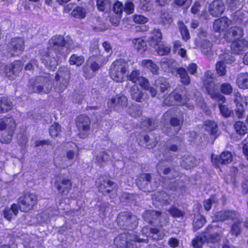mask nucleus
I'll return each mask as SVG.
<instances>
[{"mask_svg":"<svg viewBox=\"0 0 248 248\" xmlns=\"http://www.w3.org/2000/svg\"><path fill=\"white\" fill-rule=\"evenodd\" d=\"M152 177L149 173H143L136 180V184L140 190L150 191L153 188H149Z\"/></svg>","mask_w":248,"mask_h":248,"instance_id":"nucleus-15","label":"nucleus"},{"mask_svg":"<svg viewBox=\"0 0 248 248\" xmlns=\"http://www.w3.org/2000/svg\"><path fill=\"white\" fill-rule=\"evenodd\" d=\"M155 86L159 92L157 96V98L159 99L165 98L166 94H164L162 95L161 93H165L170 88V84L167 79L163 77L158 78L155 82Z\"/></svg>","mask_w":248,"mask_h":248,"instance_id":"nucleus-14","label":"nucleus"},{"mask_svg":"<svg viewBox=\"0 0 248 248\" xmlns=\"http://www.w3.org/2000/svg\"><path fill=\"white\" fill-rule=\"evenodd\" d=\"M16 126L15 120L13 117H5L0 119V131H3L1 139L2 143H9L11 141Z\"/></svg>","mask_w":248,"mask_h":248,"instance_id":"nucleus-3","label":"nucleus"},{"mask_svg":"<svg viewBox=\"0 0 248 248\" xmlns=\"http://www.w3.org/2000/svg\"><path fill=\"white\" fill-rule=\"evenodd\" d=\"M128 112L132 117L139 116L141 114V107L139 105H132L129 107Z\"/></svg>","mask_w":248,"mask_h":248,"instance_id":"nucleus-52","label":"nucleus"},{"mask_svg":"<svg viewBox=\"0 0 248 248\" xmlns=\"http://www.w3.org/2000/svg\"><path fill=\"white\" fill-rule=\"evenodd\" d=\"M71 15L75 17L83 18L86 16V11L82 7H77L72 12Z\"/></svg>","mask_w":248,"mask_h":248,"instance_id":"nucleus-59","label":"nucleus"},{"mask_svg":"<svg viewBox=\"0 0 248 248\" xmlns=\"http://www.w3.org/2000/svg\"><path fill=\"white\" fill-rule=\"evenodd\" d=\"M155 47L157 53L161 56L167 55L170 50V47L164 44H159Z\"/></svg>","mask_w":248,"mask_h":248,"instance_id":"nucleus-55","label":"nucleus"},{"mask_svg":"<svg viewBox=\"0 0 248 248\" xmlns=\"http://www.w3.org/2000/svg\"><path fill=\"white\" fill-rule=\"evenodd\" d=\"M220 61L223 62L224 63L231 64L234 62L235 58L232 55H230L228 52H224L219 55Z\"/></svg>","mask_w":248,"mask_h":248,"instance_id":"nucleus-58","label":"nucleus"},{"mask_svg":"<svg viewBox=\"0 0 248 248\" xmlns=\"http://www.w3.org/2000/svg\"><path fill=\"white\" fill-rule=\"evenodd\" d=\"M234 128L236 132L241 135H245L247 132V127L245 124L241 122L238 121L234 125Z\"/></svg>","mask_w":248,"mask_h":248,"instance_id":"nucleus-54","label":"nucleus"},{"mask_svg":"<svg viewBox=\"0 0 248 248\" xmlns=\"http://www.w3.org/2000/svg\"><path fill=\"white\" fill-rule=\"evenodd\" d=\"M100 57H98L97 59L98 62L95 60V59L94 57H91L89 58L88 62L89 63H90V68L93 72L98 70L100 68V65L99 62H100Z\"/></svg>","mask_w":248,"mask_h":248,"instance_id":"nucleus-62","label":"nucleus"},{"mask_svg":"<svg viewBox=\"0 0 248 248\" xmlns=\"http://www.w3.org/2000/svg\"><path fill=\"white\" fill-rule=\"evenodd\" d=\"M13 105L10 101L6 97L0 98V113H5L11 110Z\"/></svg>","mask_w":248,"mask_h":248,"instance_id":"nucleus-36","label":"nucleus"},{"mask_svg":"<svg viewBox=\"0 0 248 248\" xmlns=\"http://www.w3.org/2000/svg\"><path fill=\"white\" fill-rule=\"evenodd\" d=\"M237 84L240 88H248V73H241L237 78Z\"/></svg>","mask_w":248,"mask_h":248,"instance_id":"nucleus-38","label":"nucleus"},{"mask_svg":"<svg viewBox=\"0 0 248 248\" xmlns=\"http://www.w3.org/2000/svg\"><path fill=\"white\" fill-rule=\"evenodd\" d=\"M96 2L98 10L103 12L108 10L111 5L110 0H96Z\"/></svg>","mask_w":248,"mask_h":248,"instance_id":"nucleus-44","label":"nucleus"},{"mask_svg":"<svg viewBox=\"0 0 248 248\" xmlns=\"http://www.w3.org/2000/svg\"><path fill=\"white\" fill-rule=\"evenodd\" d=\"M156 139H151L149 136H141L139 144L144 148H152L157 144Z\"/></svg>","mask_w":248,"mask_h":248,"instance_id":"nucleus-30","label":"nucleus"},{"mask_svg":"<svg viewBox=\"0 0 248 248\" xmlns=\"http://www.w3.org/2000/svg\"><path fill=\"white\" fill-rule=\"evenodd\" d=\"M231 21L226 17H223L215 20L213 29L215 31L221 32L224 31L230 26Z\"/></svg>","mask_w":248,"mask_h":248,"instance_id":"nucleus-20","label":"nucleus"},{"mask_svg":"<svg viewBox=\"0 0 248 248\" xmlns=\"http://www.w3.org/2000/svg\"><path fill=\"white\" fill-rule=\"evenodd\" d=\"M162 34L159 29H155L149 41L152 46H156L159 44L162 40Z\"/></svg>","mask_w":248,"mask_h":248,"instance_id":"nucleus-37","label":"nucleus"},{"mask_svg":"<svg viewBox=\"0 0 248 248\" xmlns=\"http://www.w3.org/2000/svg\"><path fill=\"white\" fill-rule=\"evenodd\" d=\"M141 65L148 68L154 75L158 73V67L152 60H143L141 62Z\"/></svg>","mask_w":248,"mask_h":248,"instance_id":"nucleus-39","label":"nucleus"},{"mask_svg":"<svg viewBox=\"0 0 248 248\" xmlns=\"http://www.w3.org/2000/svg\"><path fill=\"white\" fill-rule=\"evenodd\" d=\"M208 88V91H207L208 94L210 97L217 101H220L222 103L225 101V97L216 91V87L213 84L210 86H207Z\"/></svg>","mask_w":248,"mask_h":248,"instance_id":"nucleus-32","label":"nucleus"},{"mask_svg":"<svg viewBox=\"0 0 248 248\" xmlns=\"http://www.w3.org/2000/svg\"><path fill=\"white\" fill-rule=\"evenodd\" d=\"M236 220H238L233 222L230 230V233L235 236H237L240 234L242 231L241 227L242 220L239 219V217Z\"/></svg>","mask_w":248,"mask_h":248,"instance_id":"nucleus-47","label":"nucleus"},{"mask_svg":"<svg viewBox=\"0 0 248 248\" xmlns=\"http://www.w3.org/2000/svg\"><path fill=\"white\" fill-rule=\"evenodd\" d=\"M22 63L21 61H17L14 62L7 65L6 66V69L9 70V72L6 71L7 77L10 79H13L17 74L21 71L22 69Z\"/></svg>","mask_w":248,"mask_h":248,"instance_id":"nucleus-19","label":"nucleus"},{"mask_svg":"<svg viewBox=\"0 0 248 248\" xmlns=\"http://www.w3.org/2000/svg\"><path fill=\"white\" fill-rule=\"evenodd\" d=\"M225 9L223 2L221 0H217L213 1L210 4L209 11L212 16H217L223 13Z\"/></svg>","mask_w":248,"mask_h":248,"instance_id":"nucleus-17","label":"nucleus"},{"mask_svg":"<svg viewBox=\"0 0 248 248\" xmlns=\"http://www.w3.org/2000/svg\"><path fill=\"white\" fill-rule=\"evenodd\" d=\"M196 165L195 158L189 155H184L181 163V166L186 170L190 169Z\"/></svg>","mask_w":248,"mask_h":248,"instance_id":"nucleus-34","label":"nucleus"},{"mask_svg":"<svg viewBox=\"0 0 248 248\" xmlns=\"http://www.w3.org/2000/svg\"><path fill=\"white\" fill-rule=\"evenodd\" d=\"M118 225L123 229L134 230L138 226V219L132 213L128 212L120 213L117 218Z\"/></svg>","mask_w":248,"mask_h":248,"instance_id":"nucleus-6","label":"nucleus"},{"mask_svg":"<svg viewBox=\"0 0 248 248\" xmlns=\"http://www.w3.org/2000/svg\"><path fill=\"white\" fill-rule=\"evenodd\" d=\"M134 47L140 53L145 51L147 48L146 43L141 38H136L133 40Z\"/></svg>","mask_w":248,"mask_h":248,"instance_id":"nucleus-41","label":"nucleus"},{"mask_svg":"<svg viewBox=\"0 0 248 248\" xmlns=\"http://www.w3.org/2000/svg\"><path fill=\"white\" fill-rule=\"evenodd\" d=\"M130 95L132 99L138 102L145 101L146 97L144 93L137 86L133 85L130 90Z\"/></svg>","mask_w":248,"mask_h":248,"instance_id":"nucleus-27","label":"nucleus"},{"mask_svg":"<svg viewBox=\"0 0 248 248\" xmlns=\"http://www.w3.org/2000/svg\"><path fill=\"white\" fill-rule=\"evenodd\" d=\"M55 185L60 193L64 194L69 192L72 187V184L70 180L63 178L57 179Z\"/></svg>","mask_w":248,"mask_h":248,"instance_id":"nucleus-16","label":"nucleus"},{"mask_svg":"<svg viewBox=\"0 0 248 248\" xmlns=\"http://www.w3.org/2000/svg\"><path fill=\"white\" fill-rule=\"evenodd\" d=\"M84 62L83 56L73 54L70 58L69 63L70 65H76L77 66L81 65Z\"/></svg>","mask_w":248,"mask_h":248,"instance_id":"nucleus-51","label":"nucleus"},{"mask_svg":"<svg viewBox=\"0 0 248 248\" xmlns=\"http://www.w3.org/2000/svg\"><path fill=\"white\" fill-rule=\"evenodd\" d=\"M183 89H185V87L177 88L169 94L164 99L163 102V105L169 106L178 103L180 105L187 106L189 99L186 96V91Z\"/></svg>","mask_w":248,"mask_h":248,"instance_id":"nucleus-4","label":"nucleus"},{"mask_svg":"<svg viewBox=\"0 0 248 248\" xmlns=\"http://www.w3.org/2000/svg\"><path fill=\"white\" fill-rule=\"evenodd\" d=\"M232 42L231 49L232 52L235 54L244 51L248 47V42L244 40H237Z\"/></svg>","mask_w":248,"mask_h":248,"instance_id":"nucleus-28","label":"nucleus"},{"mask_svg":"<svg viewBox=\"0 0 248 248\" xmlns=\"http://www.w3.org/2000/svg\"><path fill=\"white\" fill-rule=\"evenodd\" d=\"M199 45L202 54L207 59H211L214 55L212 43L207 39H203L200 42Z\"/></svg>","mask_w":248,"mask_h":248,"instance_id":"nucleus-23","label":"nucleus"},{"mask_svg":"<svg viewBox=\"0 0 248 248\" xmlns=\"http://www.w3.org/2000/svg\"><path fill=\"white\" fill-rule=\"evenodd\" d=\"M205 222V218L202 215H198L193 220V228L195 230H198L201 228Z\"/></svg>","mask_w":248,"mask_h":248,"instance_id":"nucleus-53","label":"nucleus"},{"mask_svg":"<svg viewBox=\"0 0 248 248\" xmlns=\"http://www.w3.org/2000/svg\"><path fill=\"white\" fill-rule=\"evenodd\" d=\"M127 66V63L123 59H119L114 62L110 72L111 78L117 82L123 81Z\"/></svg>","mask_w":248,"mask_h":248,"instance_id":"nucleus-5","label":"nucleus"},{"mask_svg":"<svg viewBox=\"0 0 248 248\" xmlns=\"http://www.w3.org/2000/svg\"><path fill=\"white\" fill-rule=\"evenodd\" d=\"M18 207L16 204H13L11 208H6L4 211V217L7 220H10L13 216H16Z\"/></svg>","mask_w":248,"mask_h":248,"instance_id":"nucleus-40","label":"nucleus"},{"mask_svg":"<svg viewBox=\"0 0 248 248\" xmlns=\"http://www.w3.org/2000/svg\"><path fill=\"white\" fill-rule=\"evenodd\" d=\"M177 25L183 39L185 41H187L190 38V35L186 27L181 21H179Z\"/></svg>","mask_w":248,"mask_h":248,"instance_id":"nucleus-45","label":"nucleus"},{"mask_svg":"<svg viewBox=\"0 0 248 248\" xmlns=\"http://www.w3.org/2000/svg\"><path fill=\"white\" fill-rule=\"evenodd\" d=\"M160 217L161 212L154 210L147 211L143 215V218L145 221L150 224H154L155 225H158V224H156V222H159V218Z\"/></svg>","mask_w":248,"mask_h":248,"instance_id":"nucleus-24","label":"nucleus"},{"mask_svg":"<svg viewBox=\"0 0 248 248\" xmlns=\"http://www.w3.org/2000/svg\"><path fill=\"white\" fill-rule=\"evenodd\" d=\"M51 52L46 51L41 58L42 62L45 64L46 66L52 70H54L57 65V61L56 59L51 55Z\"/></svg>","mask_w":248,"mask_h":248,"instance_id":"nucleus-21","label":"nucleus"},{"mask_svg":"<svg viewBox=\"0 0 248 248\" xmlns=\"http://www.w3.org/2000/svg\"><path fill=\"white\" fill-rule=\"evenodd\" d=\"M218 202V199L216 196H212L209 199L205 200L203 202V206L206 211H209L212 205L216 204Z\"/></svg>","mask_w":248,"mask_h":248,"instance_id":"nucleus-61","label":"nucleus"},{"mask_svg":"<svg viewBox=\"0 0 248 248\" xmlns=\"http://www.w3.org/2000/svg\"><path fill=\"white\" fill-rule=\"evenodd\" d=\"M66 42L62 35L53 36L49 41L47 48L55 51L56 54H63L65 48Z\"/></svg>","mask_w":248,"mask_h":248,"instance_id":"nucleus-7","label":"nucleus"},{"mask_svg":"<svg viewBox=\"0 0 248 248\" xmlns=\"http://www.w3.org/2000/svg\"><path fill=\"white\" fill-rule=\"evenodd\" d=\"M56 79V82L55 85V90L58 93H62L67 88L68 82L60 79Z\"/></svg>","mask_w":248,"mask_h":248,"instance_id":"nucleus-56","label":"nucleus"},{"mask_svg":"<svg viewBox=\"0 0 248 248\" xmlns=\"http://www.w3.org/2000/svg\"><path fill=\"white\" fill-rule=\"evenodd\" d=\"M181 112V111H178V109L172 108L167 111L163 115V117L167 119L168 118L170 117V123L171 125L173 126H177L180 125L181 124L183 123L184 121V116L182 113H181L179 115V118L175 117H172L173 115L177 114L178 113ZM177 116V115H176Z\"/></svg>","mask_w":248,"mask_h":248,"instance_id":"nucleus-13","label":"nucleus"},{"mask_svg":"<svg viewBox=\"0 0 248 248\" xmlns=\"http://www.w3.org/2000/svg\"><path fill=\"white\" fill-rule=\"evenodd\" d=\"M140 71L137 69H133L127 75V78L134 83H138L139 78L140 77Z\"/></svg>","mask_w":248,"mask_h":248,"instance_id":"nucleus-60","label":"nucleus"},{"mask_svg":"<svg viewBox=\"0 0 248 248\" xmlns=\"http://www.w3.org/2000/svg\"><path fill=\"white\" fill-rule=\"evenodd\" d=\"M216 71L220 76H223L226 73L225 64L222 61H219L216 64Z\"/></svg>","mask_w":248,"mask_h":248,"instance_id":"nucleus-64","label":"nucleus"},{"mask_svg":"<svg viewBox=\"0 0 248 248\" xmlns=\"http://www.w3.org/2000/svg\"><path fill=\"white\" fill-rule=\"evenodd\" d=\"M216 217L218 221H224L227 219L234 220L238 219L240 214L234 211H221L217 213Z\"/></svg>","mask_w":248,"mask_h":248,"instance_id":"nucleus-18","label":"nucleus"},{"mask_svg":"<svg viewBox=\"0 0 248 248\" xmlns=\"http://www.w3.org/2000/svg\"><path fill=\"white\" fill-rule=\"evenodd\" d=\"M49 134L53 137H57L61 130V125L57 123H54L49 129Z\"/></svg>","mask_w":248,"mask_h":248,"instance_id":"nucleus-63","label":"nucleus"},{"mask_svg":"<svg viewBox=\"0 0 248 248\" xmlns=\"http://www.w3.org/2000/svg\"><path fill=\"white\" fill-rule=\"evenodd\" d=\"M179 75L182 83L185 85H188L190 83V78L186 71L183 67H180L176 69L175 72V76Z\"/></svg>","mask_w":248,"mask_h":248,"instance_id":"nucleus-33","label":"nucleus"},{"mask_svg":"<svg viewBox=\"0 0 248 248\" xmlns=\"http://www.w3.org/2000/svg\"><path fill=\"white\" fill-rule=\"evenodd\" d=\"M76 124L79 130L87 131L90 128L91 121L87 116L80 115L77 118Z\"/></svg>","mask_w":248,"mask_h":248,"instance_id":"nucleus-29","label":"nucleus"},{"mask_svg":"<svg viewBox=\"0 0 248 248\" xmlns=\"http://www.w3.org/2000/svg\"><path fill=\"white\" fill-rule=\"evenodd\" d=\"M243 31L240 27H233L231 28L229 31L225 34L228 41H235L240 40L242 37Z\"/></svg>","mask_w":248,"mask_h":248,"instance_id":"nucleus-25","label":"nucleus"},{"mask_svg":"<svg viewBox=\"0 0 248 248\" xmlns=\"http://www.w3.org/2000/svg\"><path fill=\"white\" fill-rule=\"evenodd\" d=\"M110 152H101L98 154L96 156V161L101 166L104 165V164L108 161L110 159Z\"/></svg>","mask_w":248,"mask_h":248,"instance_id":"nucleus-43","label":"nucleus"},{"mask_svg":"<svg viewBox=\"0 0 248 248\" xmlns=\"http://www.w3.org/2000/svg\"><path fill=\"white\" fill-rule=\"evenodd\" d=\"M160 66L164 71L171 73L173 75H175V72L177 69L176 62L174 60L166 58H162L161 60Z\"/></svg>","mask_w":248,"mask_h":248,"instance_id":"nucleus-22","label":"nucleus"},{"mask_svg":"<svg viewBox=\"0 0 248 248\" xmlns=\"http://www.w3.org/2000/svg\"><path fill=\"white\" fill-rule=\"evenodd\" d=\"M204 125L206 130L209 131L211 135H214L217 132L218 127L215 122L207 120L204 122Z\"/></svg>","mask_w":248,"mask_h":248,"instance_id":"nucleus-48","label":"nucleus"},{"mask_svg":"<svg viewBox=\"0 0 248 248\" xmlns=\"http://www.w3.org/2000/svg\"><path fill=\"white\" fill-rule=\"evenodd\" d=\"M76 152L73 150H69L66 152V158L67 160H65L64 166L65 167L71 166L74 163V157L75 156Z\"/></svg>","mask_w":248,"mask_h":248,"instance_id":"nucleus-57","label":"nucleus"},{"mask_svg":"<svg viewBox=\"0 0 248 248\" xmlns=\"http://www.w3.org/2000/svg\"><path fill=\"white\" fill-rule=\"evenodd\" d=\"M178 149V147L177 145L171 143H168L166 145L165 152L164 153V156L165 159L170 160L172 157V155L170 154V151L177 152Z\"/></svg>","mask_w":248,"mask_h":248,"instance_id":"nucleus-46","label":"nucleus"},{"mask_svg":"<svg viewBox=\"0 0 248 248\" xmlns=\"http://www.w3.org/2000/svg\"><path fill=\"white\" fill-rule=\"evenodd\" d=\"M116 186L115 184L111 181H103L98 186L99 190L104 195H108L110 192H112L111 195H109L111 197L115 194V192H113V188Z\"/></svg>","mask_w":248,"mask_h":248,"instance_id":"nucleus-26","label":"nucleus"},{"mask_svg":"<svg viewBox=\"0 0 248 248\" xmlns=\"http://www.w3.org/2000/svg\"><path fill=\"white\" fill-rule=\"evenodd\" d=\"M8 50L11 56H18L22 53L24 49V42L21 37L12 38L8 43Z\"/></svg>","mask_w":248,"mask_h":248,"instance_id":"nucleus-10","label":"nucleus"},{"mask_svg":"<svg viewBox=\"0 0 248 248\" xmlns=\"http://www.w3.org/2000/svg\"><path fill=\"white\" fill-rule=\"evenodd\" d=\"M157 171L158 174L161 175L162 173L164 175L172 174L173 172L171 169L167 167L164 161L159 162L157 165Z\"/></svg>","mask_w":248,"mask_h":248,"instance_id":"nucleus-42","label":"nucleus"},{"mask_svg":"<svg viewBox=\"0 0 248 248\" xmlns=\"http://www.w3.org/2000/svg\"><path fill=\"white\" fill-rule=\"evenodd\" d=\"M153 200L162 204H170L171 201L170 197L164 191L157 192L153 197Z\"/></svg>","mask_w":248,"mask_h":248,"instance_id":"nucleus-31","label":"nucleus"},{"mask_svg":"<svg viewBox=\"0 0 248 248\" xmlns=\"http://www.w3.org/2000/svg\"><path fill=\"white\" fill-rule=\"evenodd\" d=\"M217 228L216 226H208L206 231L199 234L197 237L192 241V245L194 248H201L202 246L205 242L210 243L217 242L220 239L222 231L219 232H216V233L210 234V230H213L214 231Z\"/></svg>","mask_w":248,"mask_h":248,"instance_id":"nucleus-2","label":"nucleus"},{"mask_svg":"<svg viewBox=\"0 0 248 248\" xmlns=\"http://www.w3.org/2000/svg\"><path fill=\"white\" fill-rule=\"evenodd\" d=\"M127 97L121 94L116 95L108 102V105L110 108L118 110L120 108H124L127 105Z\"/></svg>","mask_w":248,"mask_h":248,"instance_id":"nucleus-11","label":"nucleus"},{"mask_svg":"<svg viewBox=\"0 0 248 248\" xmlns=\"http://www.w3.org/2000/svg\"><path fill=\"white\" fill-rule=\"evenodd\" d=\"M37 196L33 193H27L18 200L19 207L21 211L26 212L32 209L36 204Z\"/></svg>","mask_w":248,"mask_h":248,"instance_id":"nucleus-8","label":"nucleus"},{"mask_svg":"<svg viewBox=\"0 0 248 248\" xmlns=\"http://www.w3.org/2000/svg\"><path fill=\"white\" fill-rule=\"evenodd\" d=\"M141 125L149 131L154 130L158 126L157 123L150 118L145 119L141 123Z\"/></svg>","mask_w":248,"mask_h":248,"instance_id":"nucleus-50","label":"nucleus"},{"mask_svg":"<svg viewBox=\"0 0 248 248\" xmlns=\"http://www.w3.org/2000/svg\"><path fill=\"white\" fill-rule=\"evenodd\" d=\"M232 154L229 151L223 152L219 156H217L213 154L211 156L212 162L216 166H217L219 164H228L232 161Z\"/></svg>","mask_w":248,"mask_h":248,"instance_id":"nucleus-12","label":"nucleus"},{"mask_svg":"<svg viewBox=\"0 0 248 248\" xmlns=\"http://www.w3.org/2000/svg\"><path fill=\"white\" fill-rule=\"evenodd\" d=\"M114 244L120 248H137V243H148V239H141L134 233H124L116 237Z\"/></svg>","mask_w":248,"mask_h":248,"instance_id":"nucleus-1","label":"nucleus"},{"mask_svg":"<svg viewBox=\"0 0 248 248\" xmlns=\"http://www.w3.org/2000/svg\"><path fill=\"white\" fill-rule=\"evenodd\" d=\"M203 82L204 86L206 88L207 91H208V88L207 86H210L211 85V84H213L214 85V87H216V85L214 82L212 77V73L210 71H206L205 73Z\"/></svg>","mask_w":248,"mask_h":248,"instance_id":"nucleus-49","label":"nucleus"},{"mask_svg":"<svg viewBox=\"0 0 248 248\" xmlns=\"http://www.w3.org/2000/svg\"><path fill=\"white\" fill-rule=\"evenodd\" d=\"M70 78V70L66 67H62L55 76V79H62L68 82H69Z\"/></svg>","mask_w":248,"mask_h":248,"instance_id":"nucleus-35","label":"nucleus"},{"mask_svg":"<svg viewBox=\"0 0 248 248\" xmlns=\"http://www.w3.org/2000/svg\"><path fill=\"white\" fill-rule=\"evenodd\" d=\"M36 82L32 92L47 93L52 89V84L48 77L38 76L36 78Z\"/></svg>","mask_w":248,"mask_h":248,"instance_id":"nucleus-9","label":"nucleus"}]
</instances>
